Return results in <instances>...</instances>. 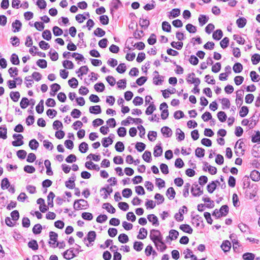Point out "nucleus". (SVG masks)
<instances>
[{"label": "nucleus", "mask_w": 260, "mask_h": 260, "mask_svg": "<svg viewBox=\"0 0 260 260\" xmlns=\"http://www.w3.org/2000/svg\"><path fill=\"white\" fill-rule=\"evenodd\" d=\"M150 239L153 242L156 248L158 249V243H161L164 248L161 250L166 249L167 246L165 243L162 241V237L159 231L152 229L150 231Z\"/></svg>", "instance_id": "nucleus-1"}, {"label": "nucleus", "mask_w": 260, "mask_h": 260, "mask_svg": "<svg viewBox=\"0 0 260 260\" xmlns=\"http://www.w3.org/2000/svg\"><path fill=\"white\" fill-rule=\"evenodd\" d=\"M74 209L76 210H79L82 209H86L89 207L87 201L84 199L76 200L74 203Z\"/></svg>", "instance_id": "nucleus-2"}, {"label": "nucleus", "mask_w": 260, "mask_h": 260, "mask_svg": "<svg viewBox=\"0 0 260 260\" xmlns=\"http://www.w3.org/2000/svg\"><path fill=\"white\" fill-rule=\"evenodd\" d=\"M195 74L192 72L188 74L186 78V81L188 84H193L194 86H198L201 83V80L199 78H194Z\"/></svg>", "instance_id": "nucleus-3"}, {"label": "nucleus", "mask_w": 260, "mask_h": 260, "mask_svg": "<svg viewBox=\"0 0 260 260\" xmlns=\"http://www.w3.org/2000/svg\"><path fill=\"white\" fill-rule=\"evenodd\" d=\"M191 192L194 197H199L203 193V187H199L197 184H193L191 188Z\"/></svg>", "instance_id": "nucleus-4"}, {"label": "nucleus", "mask_w": 260, "mask_h": 260, "mask_svg": "<svg viewBox=\"0 0 260 260\" xmlns=\"http://www.w3.org/2000/svg\"><path fill=\"white\" fill-rule=\"evenodd\" d=\"M153 75H154V77H153V84L156 85L162 84L164 80V77L159 75L158 72L157 71H155L153 72Z\"/></svg>", "instance_id": "nucleus-5"}, {"label": "nucleus", "mask_w": 260, "mask_h": 260, "mask_svg": "<svg viewBox=\"0 0 260 260\" xmlns=\"http://www.w3.org/2000/svg\"><path fill=\"white\" fill-rule=\"evenodd\" d=\"M260 116V114H256V112H255L254 115H253L249 119V127L251 129L253 128L256 124L257 121H258V118Z\"/></svg>", "instance_id": "nucleus-6"}, {"label": "nucleus", "mask_w": 260, "mask_h": 260, "mask_svg": "<svg viewBox=\"0 0 260 260\" xmlns=\"http://www.w3.org/2000/svg\"><path fill=\"white\" fill-rule=\"evenodd\" d=\"M202 118L204 121H208L209 120L210 121V125H214L215 124V120L212 118L211 114L209 112H205L202 115Z\"/></svg>", "instance_id": "nucleus-7"}, {"label": "nucleus", "mask_w": 260, "mask_h": 260, "mask_svg": "<svg viewBox=\"0 0 260 260\" xmlns=\"http://www.w3.org/2000/svg\"><path fill=\"white\" fill-rule=\"evenodd\" d=\"M76 176L75 174H73L71 177L69 178L68 181L66 182V186L70 189H73L75 188V181L76 180Z\"/></svg>", "instance_id": "nucleus-8"}, {"label": "nucleus", "mask_w": 260, "mask_h": 260, "mask_svg": "<svg viewBox=\"0 0 260 260\" xmlns=\"http://www.w3.org/2000/svg\"><path fill=\"white\" fill-rule=\"evenodd\" d=\"M120 6H122V3L120 0H112L110 4L111 13L114 10H117Z\"/></svg>", "instance_id": "nucleus-9"}, {"label": "nucleus", "mask_w": 260, "mask_h": 260, "mask_svg": "<svg viewBox=\"0 0 260 260\" xmlns=\"http://www.w3.org/2000/svg\"><path fill=\"white\" fill-rule=\"evenodd\" d=\"M244 90H238L236 92V103L237 106H241L243 104V94Z\"/></svg>", "instance_id": "nucleus-10"}, {"label": "nucleus", "mask_w": 260, "mask_h": 260, "mask_svg": "<svg viewBox=\"0 0 260 260\" xmlns=\"http://www.w3.org/2000/svg\"><path fill=\"white\" fill-rule=\"evenodd\" d=\"M183 209H180L179 210L178 213H176L175 215V218L177 221H181L183 220V214L184 213V209H186V211L187 212V208L186 206H183L182 207Z\"/></svg>", "instance_id": "nucleus-11"}, {"label": "nucleus", "mask_w": 260, "mask_h": 260, "mask_svg": "<svg viewBox=\"0 0 260 260\" xmlns=\"http://www.w3.org/2000/svg\"><path fill=\"white\" fill-rule=\"evenodd\" d=\"M216 183L219 184V181L218 180H216L215 181H212L207 185V189L210 193H213V192L215 190L217 187Z\"/></svg>", "instance_id": "nucleus-12"}, {"label": "nucleus", "mask_w": 260, "mask_h": 260, "mask_svg": "<svg viewBox=\"0 0 260 260\" xmlns=\"http://www.w3.org/2000/svg\"><path fill=\"white\" fill-rule=\"evenodd\" d=\"M147 219L149 222H152V224L155 226L159 225V221L158 218L154 214H149L147 216Z\"/></svg>", "instance_id": "nucleus-13"}, {"label": "nucleus", "mask_w": 260, "mask_h": 260, "mask_svg": "<svg viewBox=\"0 0 260 260\" xmlns=\"http://www.w3.org/2000/svg\"><path fill=\"white\" fill-rule=\"evenodd\" d=\"M96 233L93 231H91L88 232L87 238H84V241L87 240L89 243L94 242L96 238Z\"/></svg>", "instance_id": "nucleus-14"}, {"label": "nucleus", "mask_w": 260, "mask_h": 260, "mask_svg": "<svg viewBox=\"0 0 260 260\" xmlns=\"http://www.w3.org/2000/svg\"><path fill=\"white\" fill-rule=\"evenodd\" d=\"M63 256L67 259H70L76 256V255L73 252V248L68 249L63 252Z\"/></svg>", "instance_id": "nucleus-15"}, {"label": "nucleus", "mask_w": 260, "mask_h": 260, "mask_svg": "<svg viewBox=\"0 0 260 260\" xmlns=\"http://www.w3.org/2000/svg\"><path fill=\"white\" fill-rule=\"evenodd\" d=\"M12 26L14 28L13 32H18L21 29L22 23L19 20H16L12 23Z\"/></svg>", "instance_id": "nucleus-16"}, {"label": "nucleus", "mask_w": 260, "mask_h": 260, "mask_svg": "<svg viewBox=\"0 0 260 260\" xmlns=\"http://www.w3.org/2000/svg\"><path fill=\"white\" fill-rule=\"evenodd\" d=\"M89 111L90 113L94 114H100L102 112L101 106L99 105L90 106Z\"/></svg>", "instance_id": "nucleus-17"}, {"label": "nucleus", "mask_w": 260, "mask_h": 260, "mask_svg": "<svg viewBox=\"0 0 260 260\" xmlns=\"http://www.w3.org/2000/svg\"><path fill=\"white\" fill-rule=\"evenodd\" d=\"M161 132L162 135L166 137H170L172 135V131L170 128L168 126H164L161 129Z\"/></svg>", "instance_id": "nucleus-18"}, {"label": "nucleus", "mask_w": 260, "mask_h": 260, "mask_svg": "<svg viewBox=\"0 0 260 260\" xmlns=\"http://www.w3.org/2000/svg\"><path fill=\"white\" fill-rule=\"evenodd\" d=\"M162 149L160 145H156L154 148L153 155L155 157H158L162 155Z\"/></svg>", "instance_id": "nucleus-19"}, {"label": "nucleus", "mask_w": 260, "mask_h": 260, "mask_svg": "<svg viewBox=\"0 0 260 260\" xmlns=\"http://www.w3.org/2000/svg\"><path fill=\"white\" fill-rule=\"evenodd\" d=\"M102 207L105 209L108 212L114 213L116 212L115 209L109 203L103 204Z\"/></svg>", "instance_id": "nucleus-20"}, {"label": "nucleus", "mask_w": 260, "mask_h": 260, "mask_svg": "<svg viewBox=\"0 0 260 260\" xmlns=\"http://www.w3.org/2000/svg\"><path fill=\"white\" fill-rule=\"evenodd\" d=\"M231 247V244L228 240L224 241L221 245V248L224 252H228L230 251Z\"/></svg>", "instance_id": "nucleus-21"}, {"label": "nucleus", "mask_w": 260, "mask_h": 260, "mask_svg": "<svg viewBox=\"0 0 260 260\" xmlns=\"http://www.w3.org/2000/svg\"><path fill=\"white\" fill-rule=\"evenodd\" d=\"M147 234V230L144 228H141L139 231V234L137 237L139 239H144L146 238Z\"/></svg>", "instance_id": "nucleus-22"}, {"label": "nucleus", "mask_w": 260, "mask_h": 260, "mask_svg": "<svg viewBox=\"0 0 260 260\" xmlns=\"http://www.w3.org/2000/svg\"><path fill=\"white\" fill-rule=\"evenodd\" d=\"M251 179L254 181H257L260 179V173L256 170H253L250 173Z\"/></svg>", "instance_id": "nucleus-23"}, {"label": "nucleus", "mask_w": 260, "mask_h": 260, "mask_svg": "<svg viewBox=\"0 0 260 260\" xmlns=\"http://www.w3.org/2000/svg\"><path fill=\"white\" fill-rule=\"evenodd\" d=\"M180 229L183 231L184 232L187 233L188 234H192V229L190 227V226L187 224H181L180 226Z\"/></svg>", "instance_id": "nucleus-24"}, {"label": "nucleus", "mask_w": 260, "mask_h": 260, "mask_svg": "<svg viewBox=\"0 0 260 260\" xmlns=\"http://www.w3.org/2000/svg\"><path fill=\"white\" fill-rule=\"evenodd\" d=\"M175 194L176 192L172 187H169L166 191V195L170 200L173 199L175 198Z\"/></svg>", "instance_id": "nucleus-25"}, {"label": "nucleus", "mask_w": 260, "mask_h": 260, "mask_svg": "<svg viewBox=\"0 0 260 260\" xmlns=\"http://www.w3.org/2000/svg\"><path fill=\"white\" fill-rule=\"evenodd\" d=\"M230 238L233 244V249L235 251L236 249L239 246L238 241L236 239V235L234 234H231Z\"/></svg>", "instance_id": "nucleus-26"}, {"label": "nucleus", "mask_w": 260, "mask_h": 260, "mask_svg": "<svg viewBox=\"0 0 260 260\" xmlns=\"http://www.w3.org/2000/svg\"><path fill=\"white\" fill-rule=\"evenodd\" d=\"M223 36V32L221 29H217L213 33L212 37L215 40H219Z\"/></svg>", "instance_id": "nucleus-27"}, {"label": "nucleus", "mask_w": 260, "mask_h": 260, "mask_svg": "<svg viewBox=\"0 0 260 260\" xmlns=\"http://www.w3.org/2000/svg\"><path fill=\"white\" fill-rule=\"evenodd\" d=\"M55 197L54 193L50 191L49 193V194L47 196V203H48V206H50V207H53V199Z\"/></svg>", "instance_id": "nucleus-28"}, {"label": "nucleus", "mask_w": 260, "mask_h": 260, "mask_svg": "<svg viewBox=\"0 0 260 260\" xmlns=\"http://www.w3.org/2000/svg\"><path fill=\"white\" fill-rule=\"evenodd\" d=\"M10 96L13 101L16 102L19 100L20 94L18 91H11L10 93Z\"/></svg>", "instance_id": "nucleus-29"}, {"label": "nucleus", "mask_w": 260, "mask_h": 260, "mask_svg": "<svg viewBox=\"0 0 260 260\" xmlns=\"http://www.w3.org/2000/svg\"><path fill=\"white\" fill-rule=\"evenodd\" d=\"M156 110V107L153 104V102H152L150 105L147 108L145 111V114L147 115H151L153 113V112Z\"/></svg>", "instance_id": "nucleus-30"}, {"label": "nucleus", "mask_w": 260, "mask_h": 260, "mask_svg": "<svg viewBox=\"0 0 260 260\" xmlns=\"http://www.w3.org/2000/svg\"><path fill=\"white\" fill-rule=\"evenodd\" d=\"M113 142V140L110 138V137L104 138L102 140V145L104 147H108L110 145H111Z\"/></svg>", "instance_id": "nucleus-31"}, {"label": "nucleus", "mask_w": 260, "mask_h": 260, "mask_svg": "<svg viewBox=\"0 0 260 260\" xmlns=\"http://www.w3.org/2000/svg\"><path fill=\"white\" fill-rule=\"evenodd\" d=\"M257 33L255 36L254 41L255 43V46L258 50H260V31L257 29L255 31Z\"/></svg>", "instance_id": "nucleus-32"}, {"label": "nucleus", "mask_w": 260, "mask_h": 260, "mask_svg": "<svg viewBox=\"0 0 260 260\" xmlns=\"http://www.w3.org/2000/svg\"><path fill=\"white\" fill-rule=\"evenodd\" d=\"M247 22L246 19L244 17H241L238 18L236 21V23L239 28L244 27Z\"/></svg>", "instance_id": "nucleus-33"}, {"label": "nucleus", "mask_w": 260, "mask_h": 260, "mask_svg": "<svg viewBox=\"0 0 260 260\" xmlns=\"http://www.w3.org/2000/svg\"><path fill=\"white\" fill-rule=\"evenodd\" d=\"M221 105H222V109H229L230 107V100L227 98H223L221 99Z\"/></svg>", "instance_id": "nucleus-34"}, {"label": "nucleus", "mask_w": 260, "mask_h": 260, "mask_svg": "<svg viewBox=\"0 0 260 260\" xmlns=\"http://www.w3.org/2000/svg\"><path fill=\"white\" fill-rule=\"evenodd\" d=\"M144 244L142 242L140 241H135L134 243V249L137 251H140L142 250L143 248Z\"/></svg>", "instance_id": "nucleus-35"}, {"label": "nucleus", "mask_w": 260, "mask_h": 260, "mask_svg": "<svg viewBox=\"0 0 260 260\" xmlns=\"http://www.w3.org/2000/svg\"><path fill=\"white\" fill-rule=\"evenodd\" d=\"M143 159L147 162H150L151 160V153L149 151H145L142 155Z\"/></svg>", "instance_id": "nucleus-36"}, {"label": "nucleus", "mask_w": 260, "mask_h": 260, "mask_svg": "<svg viewBox=\"0 0 260 260\" xmlns=\"http://www.w3.org/2000/svg\"><path fill=\"white\" fill-rule=\"evenodd\" d=\"M179 236V233L178 231L175 230H171L169 232V236L168 238L171 239V240H175L178 238Z\"/></svg>", "instance_id": "nucleus-37"}, {"label": "nucleus", "mask_w": 260, "mask_h": 260, "mask_svg": "<svg viewBox=\"0 0 260 260\" xmlns=\"http://www.w3.org/2000/svg\"><path fill=\"white\" fill-rule=\"evenodd\" d=\"M36 111L39 114H42L44 111V101L41 100L36 107Z\"/></svg>", "instance_id": "nucleus-38"}, {"label": "nucleus", "mask_w": 260, "mask_h": 260, "mask_svg": "<svg viewBox=\"0 0 260 260\" xmlns=\"http://www.w3.org/2000/svg\"><path fill=\"white\" fill-rule=\"evenodd\" d=\"M28 246L33 250H36L38 249V244L36 240H31L28 243Z\"/></svg>", "instance_id": "nucleus-39"}, {"label": "nucleus", "mask_w": 260, "mask_h": 260, "mask_svg": "<svg viewBox=\"0 0 260 260\" xmlns=\"http://www.w3.org/2000/svg\"><path fill=\"white\" fill-rule=\"evenodd\" d=\"M58 235L57 233L54 232H50L49 233V237L50 240L51 241H53V242L52 243L51 242H49V243L51 244H54L57 241Z\"/></svg>", "instance_id": "nucleus-40"}, {"label": "nucleus", "mask_w": 260, "mask_h": 260, "mask_svg": "<svg viewBox=\"0 0 260 260\" xmlns=\"http://www.w3.org/2000/svg\"><path fill=\"white\" fill-rule=\"evenodd\" d=\"M217 116L219 120L221 122H224L227 118V116L225 113L223 111L218 112L217 113Z\"/></svg>", "instance_id": "nucleus-41"}, {"label": "nucleus", "mask_w": 260, "mask_h": 260, "mask_svg": "<svg viewBox=\"0 0 260 260\" xmlns=\"http://www.w3.org/2000/svg\"><path fill=\"white\" fill-rule=\"evenodd\" d=\"M233 69L235 73H239L243 70V66L241 63L237 62L234 65Z\"/></svg>", "instance_id": "nucleus-42"}, {"label": "nucleus", "mask_w": 260, "mask_h": 260, "mask_svg": "<svg viewBox=\"0 0 260 260\" xmlns=\"http://www.w3.org/2000/svg\"><path fill=\"white\" fill-rule=\"evenodd\" d=\"M39 145V144L36 139H32L29 142V146L32 150H36Z\"/></svg>", "instance_id": "nucleus-43"}, {"label": "nucleus", "mask_w": 260, "mask_h": 260, "mask_svg": "<svg viewBox=\"0 0 260 260\" xmlns=\"http://www.w3.org/2000/svg\"><path fill=\"white\" fill-rule=\"evenodd\" d=\"M10 186V184L7 178H5L2 180L1 188L2 189H8Z\"/></svg>", "instance_id": "nucleus-44"}, {"label": "nucleus", "mask_w": 260, "mask_h": 260, "mask_svg": "<svg viewBox=\"0 0 260 260\" xmlns=\"http://www.w3.org/2000/svg\"><path fill=\"white\" fill-rule=\"evenodd\" d=\"M88 149V145L86 142H82L79 146V150L81 153H85Z\"/></svg>", "instance_id": "nucleus-45"}, {"label": "nucleus", "mask_w": 260, "mask_h": 260, "mask_svg": "<svg viewBox=\"0 0 260 260\" xmlns=\"http://www.w3.org/2000/svg\"><path fill=\"white\" fill-rule=\"evenodd\" d=\"M118 241L121 243H126L128 241V237L125 234H121L118 236Z\"/></svg>", "instance_id": "nucleus-46"}, {"label": "nucleus", "mask_w": 260, "mask_h": 260, "mask_svg": "<svg viewBox=\"0 0 260 260\" xmlns=\"http://www.w3.org/2000/svg\"><path fill=\"white\" fill-rule=\"evenodd\" d=\"M195 155L198 157H203L205 155L204 149L198 147L195 150Z\"/></svg>", "instance_id": "nucleus-47"}, {"label": "nucleus", "mask_w": 260, "mask_h": 260, "mask_svg": "<svg viewBox=\"0 0 260 260\" xmlns=\"http://www.w3.org/2000/svg\"><path fill=\"white\" fill-rule=\"evenodd\" d=\"M209 18L205 15H201L199 17V21L200 25L203 26L208 21Z\"/></svg>", "instance_id": "nucleus-48"}, {"label": "nucleus", "mask_w": 260, "mask_h": 260, "mask_svg": "<svg viewBox=\"0 0 260 260\" xmlns=\"http://www.w3.org/2000/svg\"><path fill=\"white\" fill-rule=\"evenodd\" d=\"M249 109L247 106H243L241 107L239 115L241 117H245L248 113Z\"/></svg>", "instance_id": "nucleus-49"}, {"label": "nucleus", "mask_w": 260, "mask_h": 260, "mask_svg": "<svg viewBox=\"0 0 260 260\" xmlns=\"http://www.w3.org/2000/svg\"><path fill=\"white\" fill-rule=\"evenodd\" d=\"M11 62L12 64L18 65L19 64L20 61L18 55L15 53H13L10 58Z\"/></svg>", "instance_id": "nucleus-50"}, {"label": "nucleus", "mask_w": 260, "mask_h": 260, "mask_svg": "<svg viewBox=\"0 0 260 260\" xmlns=\"http://www.w3.org/2000/svg\"><path fill=\"white\" fill-rule=\"evenodd\" d=\"M115 148L117 151L121 152L124 150V145L122 142L118 141L116 143Z\"/></svg>", "instance_id": "nucleus-51"}, {"label": "nucleus", "mask_w": 260, "mask_h": 260, "mask_svg": "<svg viewBox=\"0 0 260 260\" xmlns=\"http://www.w3.org/2000/svg\"><path fill=\"white\" fill-rule=\"evenodd\" d=\"M7 129L6 126H0V138L6 139L7 138Z\"/></svg>", "instance_id": "nucleus-52"}, {"label": "nucleus", "mask_w": 260, "mask_h": 260, "mask_svg": "<svg viewBox=\"0 0 260 260\" xmlns=\"http://www.w3.org/2000/svg\"><path fill=\"white\" fill-rule=\"evenodd\" d=\"M105 88V87L104 84L102 82L96 83L94 86V89L98 92L103 91Z\"/></svg>", "instance_id": "nucleus-53"}, {"label": "nucleus", "mask_w": 260, "mask_h": 260, "mask_svg": "<svg viewBox=\"0 0 260 260\" xmlns=\"http://www.w3.org/2000/svg\"><path fill=\"white\" fill-rule=\"evenodd\" d=\"M42 229V225L39 224H36L34 225V226L32 228V232L35 235L39 234L41 233V231Z\"/></svg>", "instance_id": "nucleus-54"}, {"label": "nucleus", "mask_w": 260, "mask_h": 260, "mask_svg": "<svg viewBox=\"0 0 260 260\" xmlns=\"http://www.w3.org/2000/svg\"><path fill=\"white\" fill-rule=\"evenodd\" d=\"M62 66L64 68L69 69H73L74 67L73 63L71 61L68 60H64L62 62Z\"/></svg>", "instance_id": "nucleus-55"}, {"label": "nucleus", "mask_w": 260, "mask_h": 260, "mask_svg": "<svg viewBox=\"0 0 260 260\" xmlns=\"http://www.w3.org/2000/svg\"><path fill=\"white\" fill-rule=\"evenodd\" d=\"M68 83L71 87L75 88L78 86V81L75 78L73 77L68 81Z\"/></svg>", "instance_id": "nucleus-56"}, {"label": "nucleus", "mask_w": 260, "mask_h": 260, "mask_svg": "<svg viewBox=\"0 0 260 260\" xmlns=\"http://www.w3.org/2000/svg\"><path fill=\"white\" fill-rule=\"evenodd\" d=\"M42 37L44 39L49 41L51 39V33L49 30L46 29L42 33Z\"/></svg>", "instance_id": "nucleus-57"}, {"label": "nucleus", "mask_w": 260, "mask_h": 260, "mask_svg": "<svg viewBox=\"0 0 260 260\" xmlns=\"http://www.w3.org/2000/svg\"><path fill=\"white\" fill-rule=\"evenodd\" d=\"M162 29L164 31L169 32L171 30V26L168 22L164 21L162 23Z\"/></svg>", "instance_id": "nucleus-58"}, {"label": "nucleus", "mask_w": 260, "mask_h": 260, "mask_svg": "<svg viewBox=\"0 0 260 260\" xmlns=\"http://www.w3.org/2000/svg\"><path fill=\"white\" fill-rule=\"evenodd\" d=\"M126 70V67L124 63H120L116 68V71L120 74L124 73Z\"/></svg>", "instance_id": "nucleus-59"}, {"label": "nucleus", "mask_w": 260, "mask_h": 260, "mask_svg": "<svg viewBox=\"0 0 260 260\" xmlns=\"http://www.w3.org/2000/svg\"><path fill=\"white\" fill-rule=\"evenodd\" d=\"M242 257L244 260H253L255 255L252 253L246 252L243 254Z\"/></svg>", "instance_id": "nucleus-60"}, {"label": "nucleus", "mask_w": 260, "mask_h": 260, "mask_svg": "<svg viewBox=\"0 0 260 260\" xmlns=\"http://www.w3.org/2000/svg\"><path fill=\"white\" fill-rule=\"evenodd\" d=\"M176 134L177 135H178V137L177 138L178 141H181L184 139V133L180 128H177L176 129Z\"/></svg>", "instance_id": "nucleus-61"}, {"label": "nucleus", "mask_w": 260, "mask_h": 260, "mask_svg": "<svg viewBox=\"0 0 260 260\" xmlns=\"http://www.w3.org/2000/svg\"><path fill=\"white\" fill-rule=\"evenodd\" d=\"M53 33L55 36H59L63 34L62 30L57 26H55L52 29Z\"/></svg>", "instance_id": "nucleus-62"}, {"label": "nucleus", "mask_w": 260, "mask_h": 260, "mask_svg": "<svg viewBox=\"0 0 260 260\" xmlns=\"http://www.w3.org/2000/svg\"><path fill=\"white\" fill-rule=\"evenodd\" d=\"M122 194L124 198H129L132 194V190L130 188H124L122 191Z\"/></svg>", "instance_id": "nucleus-63"}, {"label": "nucleus", "mask_w": 260, "mask_h": 260, "mask_svg": "<svg viewBox=\"0 0 260 260\" xmlns=\"http://www.w3.org/2000/svg\"><path fill=\"white\" fill-rule=\"evenodd\" d=\"M29 105V101L26 98H23L20 103L22 109H25Z\"/></svg>", "instance_id": "nucleus-64"}]
</instances>
